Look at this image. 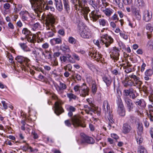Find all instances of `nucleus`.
Returning <instances> with one entry per match:
<instances>
[{
    "label": "nucleus",
    "mask_w": 153,
    "mask_h": 153,
    "mask_svg": "<svg viewBox=\"0 0 153 153\" xmlns=\"http://www.w3.org/2000/svg\"><path fill=\"white\" fill-rule=\"evenodd\" d=\"M120 51V50L116 47H114L113 48V49L111 52L110 55V57L115 62L118 60L119 59Z\"/></svg>",
    "instance_id": "14"
},
{
    "label": "nucleus",
    "mask_w": 153,
    "mask_h": 153,
    "mask_svg": "<svg viewBox=\"0 0 153 153\" xmlns=\"http://www.w3.org/2000/svg\"><path fill=\"white\" fill-rule=\"evenodd\" d=\"M71 120L73 125L75 127L79 126L82 127H86L85 124H82L80 119V117L78 115H75L71 118Z\"/></svg>",
    "instance_id": "10"
},
{
    "label": "nucleus",
    "mask_w": 153,
    "mask_h": 153,
    "mask_svg": "<svg viewBox=\"0 0 153 153\" xmlns=\"http://www.w3.org/2000/svg\"><path fill=\"white\" fill-rule=\"evenodd\" d=\"M65 55L67 56V60L72 63H75V60L79 61L80 58L78 56L74 53L70 51L69 53H65Z\"/></svg>",
    "instance_id": "11"
},
{
    "label": "nucleus",
    "mask_w": 153,
    "mask_h": 153,
    "mask_svg": "<svg viewBox=\"0 0 153 153\" xmlns=\"http://www.w3.org/2000/svg\"><path fill=\"white\" fill-rule=\"evenodd\" d=\"M89 55L91 57H94V59H97V53L96 51H94L93 52H89Z\"/></svg>",
    "instance_id": "43"
},
{
    "label": "nucleus",
    "mask_w": 153,
    "mask_h": 153,
    "mask_svg": "<svg viewBox=\"0 0 153 153\" xmlns=\"http://www.w3.org/2000/svg\"><path fill=\"white\" fill-rule=\"evenodd\" d=\"M65 11L69 13L70 11V6L68 0H62Z\"/></svg>",
    "instance_id": "27"
},
{
    "label": "nucleus",
    "mask_w": 153,
    "mask_h": 153,
    "mask_svg": "<svg viewBox=\"0 0 153 153\" xmlns=\"http://www.w3.org/2000/svg\"><path fill=\"white\" fill-rule=\"evenodd\" d=\"M134 102L137 105L141 106L142 103V100L138 99L134 101Z\"/></svg>",
    "instance_id": "47"
},
{
    "label": "nucleus",
    "mask_w": 153,
    "mask_h": 153,
    "mask_svg": "<svg viewBox=\"0 0 153 153\" xmlns=\"http://www.w3.org/2000/svg\"><path fill=\"white\" fill-rule=\"evenodd\" d=\"M123 132L125 134L128 133L131 129V126L127 123L123 124Z\"/></svg>",
    "instance_id": "24"
},
{
    "label": "nucleus",
    "mask_w": 153,
    "mask_h": 153,
    "mask_svg": "<svg viewBox=\"0 0 153 153\" xmlns=\"http://www.w3.org/2000/svg\"><path fill=\"white\" fill-rule=\"evenodd\" d=\"M131 11L133 15L138 20H140L141 18V15L140 14V11L139 9L135 8L134 6L131 7Z\"/></svg>",
    "instance_id": "18"
},
{
    "label": "nucleus",
    "mask_w": 153,
    "mask_h": 153,
    "mask_svg": "<svg viewBox=\"0 0 153 153\" xmlns=\"http://www.w3.org/2000/svg\"><path fill=\"white\" fill-rule=\"evenodd\" d=\"M153 74V71L151 69L147 70L145 73V75L151 76Z\"/></svg>",
    "instance_id": "44"
},
{
    "label": "nucleus",
    "mask_w": 153,
    "mask_h": 153,
    "mask_svg": "<svg viewBox=\"0 0 153 153\" xmlns=\"http://www.w3.org/2000/svg\"><path fill=\"white\" fill-rule=\"evenodd\" d=\"M99 22L100 25L103 26H105L107 23V21L104 19H101L99 20Z\"/></svg>",
    "instance_id": "41"
},
{
    "label": "nucleus",
    "mask_w": 153,
    "mask_h": 153,
    "mask_svg": "<svg viewBox=\"0 0 153 153\" xmlns=\"http://www.w3.org/2000/svg\"><path fill=\"white\" fill-rule=\"evenodd\" d=\"M102 109L105 114V116L108 118L109 121L111 123L113 122L114 119L112 110L110 109V105L107 100L103 101Z\"/></svg>",
    "instance_id": "6"
},
{
    "label": "nucleus",
    "mask_w": 153,
    "mask_h": 153,
    "mask_svg": "<svg viewBox=\"0 0 153 153\" xmlns=\"http://www.w3.org/2000/svg\"><path fill=\"white\" fill-rule=\"evenodd\" d=\"M45 2L43 0H35L33 5L35 7V10L36 12H39L41 13L42 10H49L50 6L48 4H45Z\"/></svg>",
    "instance_id": "5"
},
{
    "label": "nucleus",
    "mask_w": 153,
    "mask_h": 153,
    "mask_svg": "<svg viewBox=\"0 0 153 153\" xmlns=\"http://www.w3.org/2000/svg\"><path fill=\"white\" fill-rule=\"evenodd\" d=\"M60 59L62 62H65L67 60V56L65 55L61 56H60Z\"/></svg>",
    "instance_id": "51"
},
{
    "label": "nucleus",
    "mask_w": 153,
    "mask_h": 153,
    "mask_svg": "<svg viewBox=\"0 0 153 153\" xmlns=\"http://www.w3.org/2000/svg\"><path fill=\"white\" fill-rule=\"evenodd\" d=\"M66 109L68 112V116L69 117H71L73 115V113L76 111V109L74 107L68 105L67 106Z\"/></svg>",
    "instance_id": "21"
},
{
    "label": "nucleus",
    "mask_w": 153,
    "mask_h": 153,
    "mask_svg": "<svg viewBox=\"0 0 153 153\" xmlns=\"http://www.w3.org/2000/svg\"><path fill=\"white\" fill-rule=\"evenodd\" d=\"M133 91H134L133 89L132 88L130 87L128 89L124 90L123 91V93L126 96H129L131 94V93H133Z\"/></svg>",
    "instance_id": "34"
},
{
    "label": "nucleus",
    "mask_w": 153,
    "mask_h": 153,
    "mask_svg": "<svg viewBox=\"0 0 153 153\" xmlns=\"http://www.w3.org/2000/svg\"><path fill=\"white\" fill-rule=\"evenodd\" d=\"M136 139L137 143L139 144L142 143L143 140L141 135L138 134L137 136H136Z\"/></svg>",
    "instance_id": "40"
},
{
    "label": "nucleus",
    "mask_w": 153,
    "mask_h": 153,
    "mask_svg": "<svg viewBox=\"0 0 153 153\" xmlns=\"http://www.w3.org/2000/svg\"><path fill=\"white\" fill-rule=\"evenodd\" d=\"M22 21H27L28 16H30V13L27 11H21L20 14Z\"/></svg>",
    "instance_id": "25"
},
{
    "label": "nucleus",
    "mask_w": 153,
    "mask_h": 153,
    "mask_svg": "<svg viewBox=\"0 0 153 153\" xmlns=\"http://www.w3.org/2000/svg\"><path fill=\"white\" fill-rule=\"evenodd\" d=\"M112 74L115 75H120V73L117 70L114 69L112 71Z\"/></svg>",
    "instance_id": "58"
},
{
    "label": "nucleus",
    "mask_w": 153,
    "mask_h": 153,
    "mask_svg": "<svg viewBox=\"0 0 153 153\" xmlns=\"http://www.w3.org/2000/svg\"><path fill=\"white\" fill-rule=\"evenodd\" d=\"M124 99L127 111L129 112L133 111L135 105L132 100L128 97H125Z\"/></svg>",
    "instance_id": "12"
},
{
    "label": "nucleus",
    "mask_w": 153,
    "mask_h": 153,
    "mask_svg": "<svg viewBox=\"0 0 153 153\" xmlns=\"http://www.w3.org/2000/svg\"><path fill=\"white\" fill-rule=\"evenodd\" d=\"M81 143H86L88 144H93L94 143L95 140L91 137H85L83 138Z\"/></svg>",
    "instance_id": "19"
},
{
    "label": "nucleus",
    "mask_w": 153,
    "mask_h": 153,
    "mask_svg": "<svg viewBox=\"0 0 153 153\" xmlns=\"http://www.w3.org/2000/svg\"><path fill=\"white\" fill-rule=\"evenodd\" d=\"M31 134L33 136V137L34 139H36L38 138V136L37 134L34 131H32L31 133Z\"/></svg>",
    "instance_id": "59"
},
{
    "label": "nucleus",
    "mask_w": 153,
    "mask_h": 153,
    "mask_svg": "<svg viewBox=\"0 0 153 153\" xmlns=\"http://www.w3.org/2000/svg\"><path fill=\"white\" fill-rule=\"evenodd\" d=\"M78 4L79 7L82 8V16L84 17L85 19L87 21L88 20V15L89 12L90 11V10L88 7H82V4H81L80 0H78Z\"/></svg>",
    "instance_id": "16"
},
{
    "label": "nucleus",
    "mask_w": 153,
    "mask_h": 153,
    "mask_svg": "<svg viewBox=\"0 0 153 153\" xmlns=\"http://www.w3.org/2000/svg\"><path fill=\"white\" fill-rule=\"evenodd\" d=\"M87 1L88 2L90 5H91L94 9L97 7V5L95 3V1L94 0H87Z\"/></svg>",
    "instance_id": "42"
},
{
    "label": "nucleus",
    "mask_w": 153,
    "mask_h": 153,
    "mask_svg": "<svg viewBox=\"0 0 153 153\" xmlns=\"http://www.w3.org/2000/svg\"><path fill=\"white\" fill-rule=\"evenodd\" d=\"M120 35L124 39L127 40L128 39V36L127 35L121 32H120Z\"/></svg>",
    "instance_id": "56"
},
{
    "label": "nucleus",
    "mask_w": 153,
    "mask_h": 153,
    "mask_svg": "<svg viewBox=\"0 0 153 153\" xmlns=\"http://www.w3.org/2000/svg\"><path fill=\"white\" fill-rule=\"evenodd\" d=\"M143 0H135L134 4L132 6H134L135 8H139L145 6Z\"/></svg>",
    "instance_id": "23"
},
{
    "label": "nucleus",
    "mask_w": 153,
    "mask_h": 153,
    "mask_svg": "<svg viewBox=\"0 0 153 153\" xmlns=\"http://www.w3.org/2000/svg\"><path fill=\"white\" fill-rule=\"evenodd\" d=\"M99 10L95 9L92 11L89 14V16L91 20L94 22H96L101 17V15L99 14Z\"/></svg>",
    "instance_id": "17"
},
{
    "label": "nucleus",
    "mask_w": 153,
    "mask_h": 153,
    "mask_svg": "<svg viewBox=\"0 0 153 153\" xmlns=\"http://www.w3.org/2000/svg\"><path fill=\"white\" fill-rule=\"evenodd\" d=\"M7 56H8V58L9 59V62H10L12 63L13 62V57L12 56V55L10 53H8V54L7 55Z\"/></svg>",
    "instance_id": "61"
},
{
    "label": "nucleus",
    "mask_w": 153,
    "mask_h": 153,
    "mask_svg": "<svg viewBox=\"0 0 153 153\" xmlns=\"http://www.w3.org/2000/svg\"><path fill=\"white\" fill-rule=\"evenodd\" d=\"M50 43L52 45L56 44H61L62 43V40L61 38H54L50 40Z\"/></svg>",
    "instance_id": "26"
},
{
    "label": "nucleus",
    "mask_w": 153,
    "mask_h": 153,
    "mask_svg": "<svg viewBox=\"0 0 153 153\" xmlns=\"http://www.w3.org/2000/svg\"><path fill=\"white\" fill-rule=\"evenodd\" d=\"M101 39L100 42L98 40H94V42L99 48H100L101 46L100 44V43L102 44H104L106 47H108L113 42V39L108 34L102 35L101 36Z\"/></svg>",
    "instance_id": "3"
},
{
    "label": "nucleus",
    "mask_w": 153,
    "mask_h": 153,
    "mask_svg": "<svg viewBox=\"0 0 153 153\" xmlns=\"http://www.w3.org/2000/svg\"><path fill=\"white\" fill-rule=\"evenodd\" d=\"M58 89H57L58 92L61 91H63L66 89L67 88L66 85L64 83H62L61 82H59V84L58 86Z\"/></svg>",
    "instance_id": "32"
},
{
    "label": "nucleus",
    "mask_w": 153,
    "mask_h": 153,
    "mask_svg": "<svg viewBox=\"0 0 153 153\" xmlns=\"http://www.w3.org/2000/svg\"><path fill=\"white\" fill-rule=\"evenodd\" d=\"M40 53L39 57L40 58L42 59H44L48 58L47 56L45 55V52L42 48H41Z\"/></svg>",
    "instance_id": "38"
},
{
    "label": "nucleus",
    "mask_w": 153,
    "mask_h": 153,
    "mask_svg": "<svg viewBox=\"0 0 153 153\" xmlns=\"http://www.w3.org/2000/svg\"><path fill=\"white\" fill-rule=\"evenodd\" d=\"M95 108V107L94 105V106L93 107H91V106L90 107L88 106L87 108H86L85 110V111H86V110H88L93 112L95 111L94 110Z\"/></svg>",
    "instance_id": "54"
},
{
    "label": "nucleus",
    "mask_w": 153,
    "mask_h": 153,
    "mask_svg": "<svg viewBox=\"0 0 153 153\" xmlns=\"http://www.w3.org/2000/svg\"><path fill=\"white\" fill-rule=\"evenodd\" d=\"M143 129L142 124L139 123L138 124L137 133L138 135H142L143 133Z\"/></svg>",
    "instance_id": "35"
},
{
    "label": "nucleus",
    "mask_w": 153,
    "mask_h": 153,
    "mask_svg": "<svg viewBox=\"0 0 153 153\" xmlns=\"http://www.w3.org/2000/svg\"><path fill=\"white\" fill-rule=\"evenodd\" d=\"M19 45L20 46L21 48L24 50L27 46L26 45V43H20L19 44Z\"/></svg>",
    "instance_id": "62"
},
{
    "label": "nucleus",
    "mask_w": 153,
    "mask_h": 153,
    "mask_svg": "<svg viewBox=\"0 0 153 153\" xmlns=\"http://www.w3.org/2000/svg\"><path fill=\"white\" fill-rule=\"evenodd\" d=\"M97 86L95 81H93L92 82L91 92L93 95H94L97 92Z\"/></svg>",
    "instance_id": "30"
},
{
    "label": "nucleus",
    "mask_w": 153,
    "mask_h": 153,
    "mask_svg": "<svg viewBox=\"0 0 153 153\" xmlns=\"http://www.w3.org/2000/svg\"><path fill=\"white\" fill-rule=\"evenodd\" d=\"M152 14L150 13L148 10H146L144 11L143 14V19L146 22H149L151 19Z\"/></svg>",
    "instance_id": "20"
},
{
    "label": "nucleus",
    "mask_w": 153,
    "mask_h": 153,
    "mask_svg": "<svg viewBox=\"0 0 153 153\" xmlns=\"http://www.w3.org/2000/svg\"><path fill=\"white\" fill-rule=\"evenodd\" d=\"M67 97L70 100H76L77 98V96L72 93H68Z\"/></svg>",
    "instance_id": "39"
},
{
    "label": "nucleus",
    "mask_w": 153,
    "mask_h": 153,
    "mask_svg": "<svg viewBox=\"0 0 153 153\" xmlns=\"http://www.w3.org/2000/svg\"><path fill=\"white\" fill-rule=\"evenodd\" d=\"M77 30L80 36L84 38L88 39L91 37V33L90 30L85 27L82 22H79L77 25Z\"/></svg>",
    "instance_id": "4"
},
{
    "label": "nucleus",
    "mask_w": 153,
    "mask_h": 153,
    "mask_svg": "<svg viewBox=\"0 0 153 153\" xmlns=\"http://www.w3.org/2000/svg\"><path fill=\"white\" fill-rule=\"evenodd\" d=\"M86 101L88 102L90 106H91V107L94 106V105L92 103V101H91V99H87Z\"/></svg>",
    "instance_id": "60"
},
{
    "label": "nucleus",
    "mask_w": 153,
    "mask_h": 153,
    "mask_svg": "<svg viewBox=\"0 0 153 153\" xmlns=\"http://www.w3.org/2000/svg\"><path fill=\"white\" fill-rule=\"evenodd\" d=\"M68 41L69 43L73 44H75L76 43V39L71 36L69 37Z\"/></svg>",
    "instance_id": "46"
},
{
    "label": "nucleus",
    "mask_w": 153,
    "mask_h": 153,
    "mask_svg": "<svg viewBox=\"0 0 153 153\" xmlns=\"http://www.w3.org/2000/svg\"><path fill=\"white\" fill-rule=\"evenodd\" d=\"M89 89L85 83H83L81 86L80 89V95L83 97H85L89 94Z\"/></svg>",
    "instance_id": "15"
},
{
    "label": "nucleus",
    "mask_w": 153,
    "mask_h": 153,
    "mask_svg": "<svg viewBox=\"0 0 153 153\" xmlns=\"http://www.w3.org/2000/svg\"><path fill=\"white\" fill-rule=\"evenodd\" d=\"M125 76L124 79L122 82L125 87L134 86L139 89H140L143 82L139 77L133 73L125 75Z\"/></svg>",
    "instance_id": "1"
},
{
    "label": "nucleus",
    "mask_w": 153,
    "mask_h": 153,
    "mask_svg": "<svg viewBox=\"0 0 153 153\" xmlns=\"http://www.w3.org/2000/svg\"><path fill=\"white\" fill-rule=\"evenodd\" d=\"M102 79L103 81L105 83L107 86L110 85L111 82V79L110 78L106 76H104L102 77Z\"/></svg>",
    "instance_id": "33"
},
{
    "label": "nucleus",
    "mask_w": 153,
    "mask_h": 153,
    "mask_svg": "<svg viewBox=\"0 0 153 153\" xmlns=\"http://www.w3.org/2000/svg\"><path fill=\"white\" fill-rule=\"evenodd\" d=\"M49 44L47 42L44 43L42 45V48L44 49H46L48 48H49Z\"/></svg>",
    "instance_id": "57"
},
{
    "label": "nucleus",
    "mask_w": 153,
    "mask_h": 153,
    "mask_svg": "<svg viewBox=\"0 0 153 153\" xmlns=\"http://www.w3.org/2000/svg\"><path fill=\"white\" fill-rule=\"evenodd\" d=\"M111 136L112 138H114L116 140H117L119 138L117 134L114 133L111 134Z\"/></svg>",
    "instance_id": "64"
},
{
    "label": "nucleus",
    "mask_w": 153,
    "mask_h": 153,
    "mask_svg": "<svg viewBox=\"0 0 153 153\" xmlns=\"http://www.w3.org/2000/svg\"><path fill=\"white\" fill-rule=\"evenodd\" d=\"M65 124L68 127L71 126V124L69 120H67L65 121Z\"/></svg>",
    "instance_id": "63"
},
{
    "label": "nucleus",
    "mask_w": 153,
    "mask_h": 153,
    "mask_svg": "<svg viewBox=\"0 0 153 153\" xmlns=\"http://www.w3.org/2000/svg\"><path fill=\"white\" fill-rule=\"evenodd\" d=\"M41 48H38L35 47L32 50L31 54L36 58L39 57Z\"/></svg>",
    "instance_id": "22"
},
{
    "label": "nucleus",
    "mask_w": 153,
    "mask_h": 153,
    "mask_svg": "<svg viewBox=\"0 0 153 153\" xmlns=\"http://www.w3.org/2000/svg\"><path fill=\"white\" fill-rule=\"evenodd\" d=\"M16 59L22 65V70L26 71L29 65L28 63L30 60L29 59L25 58L22 56H18L16 58Z\"/></svg>",
    "instance_id": "9"
},
{
    "label": "nucleus",
    "mask_w": 153,
    "mask_h": 153,
    "mask_svg": "<svg viewBox=\"0 0 153 153\" xmlns=\"http://www.w3.org/2000/svg\"><path fill=\"white\" fill-rule=\"evenodd\" d=\"M117 102L118 106L117 113L121 116H124L126 111L122 100L119 96L117 97Z\"/></svg>",
    "instance_id": "8"
},
{
    "label": "nucleus",
    "mask_w": 153,
    "mask_h": 153,
    "mask_svg": "<svg viewBox=\"0 0 153 153\" xmlns=\"http://www.w3.org/2000/svg\"><path fill=\"white\" fill-rule=\"evenodd\" d=\"M138 153H148L146 149L143 146H139L138 148Z\"/></svg>",
    "instance_id": "36"
},
{
    "label": "nucleus",
    "mask_w": 153,
    "mask_h": 153,
    "mask_svg": "<svg viewBox=\"0 0 153 153\" xmlns=\"http://www.w3.org/2000/svg\"><path fill=\"white\" fill-rule=\"evenodd\" d=\"M123 56L126 59V60H128L129 59H130L131 61L132 60L133 58L131 57L128 54H127L126 53H124Z\"/></svg>",
    "instance_id": "53"
},
{
    "label": "nucleus",
    "mask_w": 153,
    "mask_h": 153,
    "mask_svg": "<svg viewBox=\"0 0 153 153\" xmlns=\"http://www.w3.org/2000/svg\"><path fill=\"white\" fill-rule=\"evenodd\" d=\"M146 29L149 30V31L147 32V37L148 39H150L151 37V33L153 31V27L151 24L149 23L146 26Z\"/></svg>",
    "instance_id": "29"
},
{
    "label": "nucleus",
    "mask_w": 153,
    "mask_h": 153,
    "mask_svg": "<svg viewBox=\"0 0 153 153\" xmlns=\"http://www.w3.org/2000/svg\"><path fill=\"white\" fill-rule=\"evenodd\" d=\"M42 19L45 21V24L47 30H51L47 33V35L49 37L53 36L54 35V31L53 30V25L56 22V17L51 14L44 15L42 14Z\"/></svg>",
    "instance_id": "2"
},
{
    "label": "nucleus",
    "mask_w": 153,
    "mask_h": 153,
    "mask_svg": "<svg viewBox=\"0 0 153 153\" xmlns=\"http://www.w3.org/2000/svg\"><path fill=\"white\" fill-rule=\"evenodd\" d=\"M61 49L63 51H66V53H69L71 51L69 47L66 45H64L61 47Z\"/></svg>",
    "instance_id": "45"
},
{
    "label": "nucleus",
    "mask_w": 153,
    "mask_h": 153,
    "mask_svg": "<svg viewBox=\"0 0 153 153\" xmlns=\"http://www.w3.org/2000/svg\"><path fill=\"white\" fill-rule=\"evenodd\" d=\"M80 88L81 86L78 85H76L74 86V89L75 92H77L79 91L80 93Z\"/></svg>",
    "instance_id": "55"
},
{
    "label": "nucleus",
    "mask_w": 153,
    "mask_h": 153,
    "mask_svg": "<svg viewBox=\"0 0 153 153\" xmlns=\"http://www.w3.org/2000/svg\"><path fill=\"white\" fill-rule=\"evenodd\" d=\"M102 11L107 16L109 17L113 13V10L111 8H107L102 10Z\"/></svg>",
    "instance_id": "31"
},
{
    "label": "nucleus",
    "mask_w": 153,
    "mask_h": 153,
    "mask_svg": "<svg viewBox=\"0 0 153 153\" xmlns=\"http://www.w3.org/2000/svg\"><path fill=\"white\" fill-rule=\"evenodd\" d=\"M147 45L148 46L150 47L151 48L153 49V39H151V40H150L148 41Z\"/></svg>",
    "instance_id": "52"
},
{
    "label": "nucleus",
    "mask_w": 153,
    "mask_h": 153,
    "mask_svg": "<svg viewBox=\"0 0 153 153\" xmlns=\"http://www.w3.org/2000/svg\"><path fill=\"white\" fill-rule=\"evenodd\" d=\"M146 66V64L143 62L142 65H141V68L140 67V66H138V70H140L142 72H143L145 70V67Z\"/></svg>",
    "instance_id": "48"
},
{
    "label": "nucleus",
    "mask_w": 153,
    "mask_h": 153,
    "mask_svg": "<svg viewBox=\"0 0 153 153\" xmlns=\"http://www.w3.org/2000/svg\"><path fill=\"white\" fill-rule=\"evenodd\" d=\"M21 149L22 150L25 151L28 150L30 152H32L33 151V150L31 146H29L27 144H26V145L23 146Z\"/></svg>",
    "instance_id": "37"
},
{
    "label": "nucleus",
    "mask_w": 153,
    "mask_h": 153,
    "mask_svg": "<svg viewBox=\"0 0 153 153\" xmlns=\"http://www.w3.org/2000/svg\"><path fill=\"white\" fill-rule=\"evenodd\" d=\"M56 9L59 11H61L63 10V5L61 0H55Z\"/></svg>",
    "instance_id": "28"
},
{
    "label": "nucleus",
    "mask_w": 153,
    "mask_h": 153,
    "mask_svg": "<svg viewBox=\"0 0 153 153\" xmlns=\"http://www.w3.org/2000/svg\"><path fill=\"white\" fill-rule=\"evenodd\" d=\"M123 68L125 69V72L127 73H128L132 71V69L131 68L125 66L123 67Z\"/></svg>",
    "instance_id": "50"
},
{
    "label": "nucleus",
    "mask_w": 153,
    "mask_h": 153,
    "mask_svg": "<svg viewBox=\"0 0 153 153\" xmlns=\"http://www.w3.org/2000/svg\"><path fill=\"white\" fill-rule=\"evenodd\" d=\"M22 33L25 36L28 42H34V40L32 36L31 32L27 28H24L22 30Z\"/></svg>",
    "instance_id": "13"
},
{
    "label": "nucleus",
    "mask_w": 153,
    "mask_h": 153,
    "mask_svg": "<svg viewBox=\"0 0 153 153\" xmlns=\"http://www.w3.org/2000/svg\"><path fill=\"white\" fill-rule=\"evenodd\" d=\"M51 97L53 99L57 100L55 103L54 112L57 115L59 116L64 111L63 108L60 105V100L58 98L57 96L54 93L51 94Z\"/></svg>",
    "instance_id": "7"
},
{
    "label": "nucleus",
    "mask_w": 153,
    "mask_h": 153,
    "mask_svg": "<svg viewBox=\"0 0 153 153\" xmlns=\"http://www.w3.org/2000/svg\"><path fill=\"white\" fill-rule=\"evenodd\" d=\"M39 26V23H36L33 25H32L31 27L33 30H35Z\"/></svg>",
    "instance_id": "49"
}]
</instances>
